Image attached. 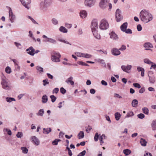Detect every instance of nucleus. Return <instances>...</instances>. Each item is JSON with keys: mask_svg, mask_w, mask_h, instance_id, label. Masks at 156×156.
Here are the masks:
<instances>
[{"mask_svg": "<svg viewBox=\"0 0 156 156\" xmlns=\"http://www.w3.org/2000/svg\"><path fill=\"white\" fill-rule=\"evenodd\" d=\"M109 35L110 38L113 40L117 41L119 39L118 36L114 31H112L110 32L109 34Z\"/></svg>", "mask_w": 156, "mask_h": 156, "instance_id": "9b49d317", "label": "nucleus"}, {"mask_svg": "<svg viewBox=\"0 0 156 156\" xmlns=\"http://www.w3.org/2000/svg\"><path fill=\"white\" fill-rule=\"evenodd\" d=\"M18 138H21L23 136L22 133L20 132H18L16 135Z\"/></svg>", "mask_w": 156, "mask_h": 156, "instance_id": "0e129e2a", "label": "nucleus"}, {"mask_svg": "<svg viewBox=\"0 0 156 156\" xmlns=\"http://www.w3.org/2000/svg\"><path fill=\"white\" fill-rule=\"evenodd\" d=\"M32 140V142L35 145L37 146L40 144V141L39 139L35 136H33L31 137Z\"/></svg>", "mask_w": 156, "mask_h": 156, "instance_id": "dca6fc26", "label": "nucleus"}, {"mask_svg": "<svg viewBox=\"0 0 156 156\" xmlns=\"http://www.w3.org/2000/svg\"><path fill=\"white\" fill-rule=\"evenodd\" d=\"M138 104V101L136 99L133 100L132 102V105L133 107H136Z\"/></svg>", "mask_w": 156, "mask_h": 156, "instance_id": "cd10ccee", "label": "nucleus"}, {"mask_svg": "<svg viewBox=\"0 0 156 156\" xmlns=\"http://www.w3.org/2000/svg\"><path fill=\"white\" fill-rule=\"evenodd\" d=\"M7 132V133H8V134L9 135H12V132H11V131L10 130H9V129H8L7 128H4V131L5 130Z\"/></svg>", "mask_w": 156, "mask_h": 156, "instance_id": "6e6d98bb", "label": "nucleus"}, {"mask_svg": "<svg viewBox=\"0 0 156 156\" xmlns=\"http://www.w3.org/2000/svg\"><path fill=\"white\" fill-rule=\"evenodd\" d=\"M51 21L54 25H56L58 23V21L55 18L52 19Z\"/></svg>", "mask_w": 156, "mask_h": 156, "instance_id": "864d4df0", "label": "nucleus"}, {"mask_svg": "<svg viewBox=\"0 0 156 156\" xmlns=\"http://www.w3.org/2000/svg\"><path fill=\"white\" fill-rule=\"evenodd\" d=\"M123 152L126 155H128L131 152V151L129 149L124 150L123 151Z\"/></svg>", "mask_w": 156, "mask_h": 156, "instance_id": "c9c22d12", "label": "nucleus"}, {"mask_svg": "<svg viewBox=\"0 0 156 156\" xmlns=\"http://www.w3.org/2000/svg\"><path fill=\"white\" fill-rule=\"evenodd\" d=\"M59 30L63 33H67L68 32L67 30L63 26H61L59 28Z\"/></svg>", "mask_w": 156, "mask_h": 156, "instance_id": "b1692460", "label": "nucleus"}, {"mask_svg": "<svg viewBox=\"0 0 156 156\" xmlns=\"http://www.w3.org/2000/svg\"><path fill=\"white\" fill-rule=\"evenodd\" d=\"M133 85L134 87H137L139 89L141 87L140 85L138 83H134L133 84Z\"/></svg>", "mask_w": 156, "mask_h": 156, "instance_id": "680f3d73", "label": "nucleus"}, {"mask_svg": "<svg viewBox=\"0 0 156 156\" xmlns=\"http://www.w3.org/2000/svg\"><path fill=\"white\" fill-rule=\"evenodd\" d=\"M115 116L116 120H119L121 117V115L119 113L117 112L115 114Z\"/></svg>", "mask_w": 156, "mask_h": 156, "instance_id": "473e14b6", "label": "nucleus"}, {"mask_svg": "<svg viewBox=\"0 0 156 156\" xmlns=\"http://www.w3.org/2000/svg\"><path fill=\"white\" fill-rule=\"evenodd\" d=\"M37 70L40 73H42L43 72V68L41 66H37L36 68Z\"/></svg>", "mask_w": 156, "mask_h": 156, "instance_id": "4c0bfd02", "label": "nucleus"}, {"mask_svg": "<svg viewBox=\"0 0 156 156\" xmlns=\"http://www.w3.org/2000/svg\"><path fill=\"white\" fill-rule=\"evenodd\" d=\"M144 62L145 63L149 65L154 64V63L151 62L148 58H145L144 59Z\"/></svg>", "mask_w": 156, "mask_h": 156, "instance_id": "f704fd0d", "label": "nucleus"}, {"mask_svg": "<svg viewBox=\"0 0 156 156\" xmlns=\"http://www.w3.org/2000/svg\"><path fill=\"white\" fill-rule=\"evenodd\" d=\"M1 84L2 87L5 90H9L11 88L10 83L7 79L3 78L2 79Z\"/></svg>", "mask_w": 156, "mask_h": 156, "instance_id": "39448f33", "label": "nucleus"}, {"mask_svg": "<svg viewBox=\"0 0 156 156\" xmlns=\"http://www.w3.org/2000/svg\"><path fill=\"white\" fill-rule=\"evenodd\" d=\"M100 135H98V133H96L95 134L94 136V140L95 141H97L98 140L99 136H100Z\"/></svg>", "mask_w": 156, "mask_h": 156, "instance_id": "37998d69", "label": "nucleus"}, {"mask_svg": "<svg viewBox=\"0 0 156 156\" xmlns=\"http://www.w3.org/2000/svg\"><path fill=\"white\" fill-rule=\"evenodd\" d=\"M21 2L22 4L25 6V7L27 9H29L30 7L28 5L31 3L30 0H26V1L25 0H19Z\"/></svg>", "mask_w": 156, "mask_h": 156, "instance_id": "9d476101", "label": "nucleus"}, {"mask_svg": "<svg viewBox=\"0 0 156 156\" xmlns=\"http://www.w3.org/2000/svg\"><path fill=\"white\" fill-rule=\"evenodd\" d=\"M78 63L79 64L82 65V66H89V65L88 64H87L86 63H85L84 62H82V61H78Z\"/></svg>", "mask_w": 156, "mask_h": 156, "instance_id": "de8ad7c7", "label": "nucleus"}, {"mask_svg": "<svg viewBox=\"0 0 156 156\" xmlns=\"http://www.w3.org/2000/svg\"><path fill=\"white\" fill-rule=\"evenodd\" d=\"M27 17L29 19H30L31 21H32V22L34 23V24H38V23L36 22L34 20V19L33 18H32L30 16H27Z\"/></svg>", "mask_w": 156, "mask_h": 156, "instance_id": "603ef678", "label": "nucleus"}, {"mask_svg": "<svg viewBox=\"0 0 156 156\" xmlns=\"http://www.w3.org/2000/svg\"><path fill=\"white\" fill-rule=\"evenodd\" d=\"M142 110L144 114L146 115H148L149 110L146 107H144L142 108Z\"/></svg>", "mask_w": 156, "mask_h": 156, "instance_id": "72a5a7b5", "label": "nucleus"}, {"mask_svg": "<svg viewBox=\"0 0 156 156\" xmlns=\"http://www.w3.org/2000/svg\"><path fill=\"white\" fill-rule=\"evenodd\" d=\"M48 100V96L46 95H43L42 97V102L43 103H45Z\"/></svg>", "mask_w": 156, "mask_h": 156, "instance_id": "5701e85b", "label": "nucleus"}, {"mask_svg": "<svg viewBox=\"0 0 156 156\" xmlns=\"http://www.w3.org/2000/svg\"><path fill=\"white\" fill-rule=\"evenodd\" d=\"M126 49V46L124 45H122L121 47L119 49V50L121 51H124Z\"/></svg>", "mask_w": 156, "mask_h": 156, "instance_id": "69168bd1", "label": "nucleus"}, {"mask_svg": "<svg viewBox=\"0 0 156 156\" xmlns=\"http://www.w3.org/2000/svg\"><path fill=\"white\" fill-rule=\"evenodd\" d=\"M151 126L153 130L156 129V120H153L151 124Z\"/></svg>", "mask_w": 156, "mask_h": 156, "instance_id": "7c9ffc66", "label": "nucleus"}, {"mask_svg": "<svg viewBox=\"0 0 156 156\" xmlns=\"http://www.w3.org/2000/svg\"><path fill=\"white\" fill-rule=\"evenodd\" d=\"M137 117L140 119H142L145 117L144 115L142 113H140L137 115Z\"/></svg>", "mask_w": 156, "mask_h": 156, "instance_id": "09e8293b", "label": "nucleus"}, {"mask_svg": "<svg viewBox=\"0 0 156 156\" xmlns=\"http://www.w3.org/2000/svg\"><path fill=\"white\" fill-rule=\"evenodd\" d=\"M109 24L108 22L105 20H102L100 23L99 28L102 30H106L108 28Z\"/></svg>", "mask_w": 156, "mask_h": 156, "instance_id": "423d86ee", "label": "nucleus"}, {"mask_svg": "<svg viewBox=\"0 0 156 156\" xmlns=\"http://www.w3.org/2000/svg\"><path fill=\"white\" fill-rule=\"evenodd\" d=\"M111 52L113 55L115 56L119 55L121 54L119 50L116 48H114L112 49L111 50Z\"/></svg>", "mask_w": 156, "mask_h": 156, "instance_id": "ddd939ff", "label": "nucleus"}, {"mask_svg": "<svg viewBox=\"0 0 156 156\" xmlns=\"http://www.w3.org/2000/svg\"><path fill=\"white\" fill-rule=\"evenodd\" d=\"M50 98L51 99V101L52 102H54L56 101V97L54 95H51L50 96Z\"/></svg>", "mask_w": 156, "mask_h": 156, "instance_id": "a18cd8bd", "label": "nucleus"}, {"mask_svg": "<svg viewBox=\"0 0 156 156\" xmlns=\"http://www.w3.org/2000/svg\"><path fill=\"white\" fill-rule=\"evenodd\" d=\"M115 16L117 22L120 21L122 19L123 16L121 10H116Z\"/></svg>", "mask_w": 156, "mask_h": 156, "instance_id": "1a4fd4ad", "label": "nucleus"}, {"mask_svg": "<svg viewBox=\"0 0 156 156\" xmlns=\"http://www.w3.org/2000/svg\"><path fill=\"white\" fill-rule=\"evenodd\" d=\"M98 61L99 62H100L102 64L104 65V66L105 67H106V65L105 63L104 62V61L103 59H99L98 60Z\"/></svg>", "mask_w": 156, "mask_h": 156, "instance_id": "8fccbe9b", "label": "nucleus"}, {"mask_svg": "<svg viewBox=\"0 0 156 156\" xmlns=\"http://www.w3.org/2000/svg\"><path fill=\"white\" fill-rule=\"evenodd\" d=\"M58 41H60V42H63L64 43H65L66 44H69L70 45H71V44H70V43H69V42H68L67 41L63 40V39H60V38H58Z\"/></svg>", "mask_w": 156, "mask_h": 156, "instance_id": "c03bdc74", "label": "nucleus"}, {"mask_svg": "<svg viewBox=\"0 0 156 156\" xmlns=\"http://www.w3.org/2000/svg\"><path fill=\"white\" fill-rule=\"evenodd\" d=\"M114 97L115 98H119L120 99L122 98L121 96L119 94L117 93H115L114 94Z\"/></svg>", "mask_w": 156, "mask_h": 156, "instance_id": "3c124183", "label": "nucleus"}, {"mask_svg": "<svg viewBox=\"0 0 156 156\" xmlns=\"http://www.w3.org/2000/svg\"><path fill=\"white\" fill-rule=\"evenodd\" d=\"M140 15L141 21L145 23H147L152 20V15L146 10H141Z\"/></svg>", "mask_w": 156, "mask_h": 156, "instance_id": "f257e3e1", "label": "nucleus"}, {"mask_svg": "<svg viewBox=\"0 0 156 156\" xmlns=\"http://www.w3.org/2000/svg\"><path fill=\"white\" fill-rule=\"evenodd\" d=\"M61 57L60 54L58 52L54 51L51 55V59L53 62H59L60 61V58Z\"/></svg>", "mask_w": 156, "mask_h": 156, "instance_id": "20e7f679", "label": "nucleus"}, {"mask_svg": "<svg viewBox=\"0 0 156 156\" xmlns=\"http://www.w3.org/2000/svg\"><path fill=\"white\" fill-rule=\"evenodd\" d=\"M149 81L150 83H154L155 82V78L154 76H149Z\"/></svg>", "mask_w": 156, "mask_h": 156, "instance_id": "c85d7f7f", "label": "nucleus"}, {"mask_svg": "<svg viewBox=\"0 0 156 156\" xmlns=\"http://www.w3.org/2000/svg\"><path fill=\"white\" fill-rule=\"evenodd\" d=\"M137 29L138 31H141L142 30V27L140 24H138L137 26Z\"/></svg>", "mask_w": 156, "mask_h": 156, "instance_id": "338daca9", "label": "nucleus"}, {"mask_svg": "<svg viewBox=\"0 0 156 156\" xmlns=\"http://www.w3.org/2000/svg\"><path fill=\"white\" fill-rule=\"evenodd\" d=\"M134 114L133 112L132 111H129L127 114V115L126 116H125V118L129 117L132 116L134 115Z\"/></svg>", "mask_w": 156, "mask_h": 156, "instance_id": "a19ab883", "label": "nucleus"}, {"mask_svg": "<svg viewBox=\"0 0 156 156\" xmlns=\"http://www.w3.org/2000/svg\"><path fill=\"white\" fill-rule=\"evenodd\" d=\"M144 47L145 48H152L153 45L152 44L149 42L145 43L144 44Z\"/></svg>", "mask_w": 156, "mask_h": 156, "instance_id": "bb28decb", "label": "nucleus"}, {"mask_svg": "<svg viewBox=\"0 0 156 156\" xmlns=\"http://www.w3.org/2000/svg\"><path fill=\"white\" fill-rule=\"evenodd\" d=\"M76 54L77 55V56L78 57H83V53L79 52H77L76 53Z\"/></svg>", "mask_w": 156, "mask_h": 156, "instance_id": "e2e57ef3", "label": "nucleus"}, {"mask_svg": "<svg viewBox=\"0 0 156 156\" xmlns=\"http://www.w3.org/2000/svg\"><path fill=\"white\" fill-rule=\"evenodd\" d=\"M65 27L68 28H70L72 27V24L67 23H66L65 25Z\"/></svg>", "mask_w": 156, "mask_h": 156, "instance_id": "774afa93", "label": "nucleus"}, {"mask_svg": "<svg viewBox=\"0 0 156 156\" xmlns=\"http://www.w3.org/2000/svg\"><path fill=\"white\" fill-rule=\"evenodd\" d=\"M91 28L92 31L97 30L98 29V22L97 20L94 19L92 21L91 25Z\"/></svg>", "mask_w": 156, "mask_h": 156, "instance_id": "0eeeda50", "label": "nucleus"}, {"mask_svg": "<svg viewBox=\"0 0 156 156\" xmlns=\"http://www.w3.org/2000/svg\"><path fill=\"white\" fill-rule=\"evenodd\" d=\"M26 51H27V53L32 56H34L35 54V49L32 47H30L29 48L26 50Z\"/></svg>", "mask_w": 156, "mask_h": 156, "instance_id": "4468645a", "label": "nucleus"}, {"mask_svg": "<svg viewBox=\"0 0 156 156\" xmlns=\"http://www.w3.org/2000/svg\"><path fill=\"white\" fill-rule=\"evenodd\" d=\"M100 8L102 9H112V4L110 3V0H101L99 5Z\"/></svg>", "mask_w": 156, "mask_h": 156, "instance_id": "7ed1b4c3", "label": "nucleus"}, {"mask_svg": "<svg viewBox=\"0 0 156 156\" xmlns=\"http://www.w3.org/2000/svg\"><path fill=\"white\" fill-rule=\"evenodd\" d=\"M52 2V0H44L39 4L38 8L41 10L47 9L51 6Z\"/></svg>", "mask_w": 156, "mask_h": 156, "instance_id": "f03ea898", "label": "nucleus"}, {"mask_svg": "<svg viewBox=\"0 0 156 156\" xmlns=\"http://www.w3.org/2000/svg\"><path fill=\"white\" fill-rule=\"evenodd\" d=\"M84 136V133L83 131H80L78 134V138L80 139L83 138Z\"/></svg>", "mask_w": 156, "mask_h": 156, "instance_id": "a878e982", "label": "nucleus"}, {"mask_svg": "<svg viewBox=\"0 0 156 156\" xmlns=\"http://www.w3.org/2000/svg\"><path fill=\"white\" fill-rule=\"evenodd\" d=\"M5 71L7 73L10 74L11 72L12 71L11 68L9 66H7L5 69Z\"/></svg>", "mask_w": 156, "mask_h": 156, "instance_id": "58836bf2", "label": "nucleus"}, {"mask_svg": "<svg viewBox=\"0 0 156 156\" xmlns=\"http://www.w3.org/2000/svg\"><path fill=\"white\" fill-rule=\"evenodd\" d=\"M59 89L58 88H54L52 91V93L53 94L54 93H55L57 94L59 91Z\"/></svg>", "mask_w": 156, "mask_h": 156, "instance_id": "bf43d9fd", "label": "nucleus"}, {"mask_svg": "<svg viewBox=\"0 0 156 156\" xmlns=\"http://www.w3.org/2000/svg\"><path fill=\"white\" fill-rule=\"evenodd\" d=\"M48 80L47 79H46L43 80V82L44 83L43 85L44 86H45L46 85L49 84V82L47 81Z\"/></svg>", "mask_w": 156, "mask_h": 156, "instance_id": "052dcab7", "label": "nucleus"}, {"mask_svg": "<svg viewBox=\"0 0 156 156\" xmlns=\"http://www.w3.org/2000/svg\"><path fill=\"white\" fill-rule=\"evenodd\" d=\"M93 35L94 37L97 39H100V35L97 32V30H95L94 31H92Z\"/></svg>", "mask_w": 156, "mask_h": 156, "instance_id": "412c9836", "label": "nucleus"}, {"mask_svg": "<svg viewBox=\"0 0 156 156\" xmlns=\"http://www.w3.org/2000/svg\"><path fill=\"white\" fill-rule=\"evenodd\" d=\"M60 91L61 93L63 94L66 93V90L63 87H62L60 88Z\"/></svg>", "mask_w": 156, "mask_h": 156, "instance_id": "5fc2aeb1", "label": "nucleus"}, {"mask_svg": "<svg viewBox=\"0 0 156 156\" xmlns=\"http://www.w3.org/2000/svg\"><path fill=\"white\" fill-rule=\"evenodd\" d=\"M12 11V10H9V14L10 21L12 23H13L15 19V16Z\"/></svg>", "mask_w": 156, "mask_h": 156, "instance_id": "2eb2a0df", "label": "nucleus"}, {"mask_svg": "<svg viewBox=\"0 0 156 156\" xmlns=\"http://www.w3.org/2000/svg\"><path fill=\"white\" fill-rule=\"evenodd\" d=\"M132 67V66L131 65H127L126 66L122 65L121 66V68L123 71L128 73V71L130 70Z\"/></svg>", "mask_w": 156, "mask_h": 156, "instance_id": "f8f14e48", "label": "nucleus"}, {"mask_svg": "<svg viewBox=\"0 0 156 156\" xmlns=\"http://www.w3.org/2000/svg\"><path fill=\"white\" fill-rule=\"evenodd\" d=\"M128 26V23L127 22H125L123 23L120 26V28L121 30L124 32Z\"/></svg>", "mask_w": 156, "mask_h": 156, "instance_id": "f3484780", "label": "nucleus"}, {"mask_svg": "<svg viewBox=\"0 0 156 156\" xmlns=\"http://www.w3.org/2000/svg\"><path fill=\"white\" fill-rule=\"evenodd\" d=\"M14 44L18 49H21L22 48L21 45L20 43L15 42H14Z\"/></svg>", "mask_w": 156, "mask_h": 156, "instance_id": "49530a36", "label": "nucleus"}, {"mask_svg": "<svg viewBox=\"0 0 156 156\" xmlns=\"http://www.w3.org/2000/svg\"><path fill=\"white\" fill-rule=\"evenodd\" d=\"M44 41L45 42H49L50 43H51L53 44H55L57 43L56 40L49 37V38H48V40H45Z\"/></svg>", "mask_w": 156, "mask_h": 156, "instance_id": "aec40b11", "label": "nucleus"}, {"mask_svg": "<svg viewBox=\"0 0 156 156\" xmlns=\"http://www.w3.org/2000/svg\"><path fill=\"white\" fill-rule=\"evenodd\" d=\"M140 143L142 146L145 147L146 146L147 142L145 139L143 138H141Z\"/></svg>", "mask_w": 156, "mask_h": 156, "instance_id": "393cba45", "label": "nucleus"}, {"mask_svg": "<svg viewBox=\"0 0 156 156\" xmlns=\"http://www.w3.org/2000/svg\"><path fill=\"white\" fill-rule=\"evenodd\" d=\"M92 55L87 53H83V57L89 58L91 57Z\"/></svg>", "mask_w": 156, "mask_h": 156, "instance_id": "79ce46f5", "label": "nucleus"}, {"mask_svg": "<svg viewBox=\"0 0 156 156\" xmlns=\"http://www.w3.org/2000/svg\"><path fill=\"white\" fill-rule=\"evenodd\" d=\"M51 131V129L50 128L43 129V133L44 134H48Z\"/></svg>", "mask_w": 156, "mask_h": 156, "instance_id": "4be33fe9", "label": "nucleus"}, {"mask_svg": "<svg viewBox=\"0 0 156 156\" xmlns=\"http://www.w3.org/2000/svg\"><path fill=\"white\" fill-rule=\"evenodd\" d=\"M61 141V140L59 139H56L52 141V144L53 145H58V142Z\"/></svg>", "mask_w": 156, "mask_h": 156, "instance_id": "e433bc0d", "label": "nucleus"}, {"mask_svg": "<svg viewBox=\"0 0 156 156\" xmlns=\"http://www.w3.org/2000/svg\"><path fill=\"white\" fill-rule=\"evenodd\" d=\"M80 15L81 18L84 19L86 17L87 13L86 10H81L80 12Z\"/></svg>", "mask_w": 156, "mask_h": 156, "instance_id": "6ab92c4d", "label": "nucleus"}, {"mask_svg": "<svg viewBox=\"0 0 156 156\" xmlns=\"http://www.w3.org/2000/svg\"><path fill=\"white\" fill-rule=\"evenodd\" d=\"M73 77L72 76H70L68 78L67 80H66V82L68 84H70L72 86L73 85L74 83V82L73 81Z\"/></svg>", "mask_w": 156, "mask_h": 156, "instance_id": "a211bd4d", "label": "nucleus"}, {"mask_svg": "<svg viewBox=\"0 0 156 156\" xmlns=\"http://www.w3.org/2000/svg\"><path fill=\"white\" fill-rule=\"evenodd\" d=\"M22 150V152L24 154H27L28 153V150L26 147H22L20 148Z\"/></svg>", "mask_w": 156, "mask_h": 156, "instance_id": "2f4dec72", "label": "nucleus"}, {"mask_svg": "<svg viewBox=\"0 0 156 156\" xmlns=\"http://www.w3.org/2000/svg\"><path fill=\"white\" fill-rule=\"evenodd\" d=\"M6 101L8 102H11L12 101H15V99L12 98L7 97L6 98Z\"/></svg>", "mask_w": 156, "mask_h": 156, "instance_id": "ea45409f", "label": "nucleus"}, {"mask_svg": "<svg viewBox=\"0 0 156 156\" xmlns=\"http://www.w3.org/2000/svg\"><path fill=\"white\" fill-rule=\"evenodd\" d=\"M44 112V110L43 109H40L38 112L36 113L38 116H42L43 115Z\"/></svg>", "mask_w": 156, "mask_h": 156, "instance_id": "c756f323", "label": "nucleus"}, {"mask_svg": "<svg viewBox=\"0 0 156 156\" xmlns=\"http://www.w3.org/2000/svg\"><path fill=\"white\" fill-rule=\"evenodd\" d=\"M86 153V151L84 150L78 154L77 156H84L85 154Z\"/></svg>", "mask_w": 156, "mask_h": 156, "instance_id": "4d7b16f0", "label": "nucleus"}, {"mask_svg": "<svg viewBox=\"0 0 156 156\" xmlns=\"http://www.w3.org/2000/svg\"><path fill=\"white\" fill-rule=\"evenodd\" d=\"M96 2V0H85V5L89 7H91L94 5Z\"/></svg>", "mask_w": 156, "mask_h": 156, "instance_id": "6e6552de", "label": "nucleus"}, {"mask_svg": "<svg viewBox=\"0 0 156 156\" xmlns=\"http://www.w3.org/2000/svg\"><path fill=\"white\" fill-rule=\"evenodd\" d=\"M125 31L124 32L128 34H131L132 33V31L131 30L129 29H127L125 30Z\"/></svg>", "mask_w": 156, "mask_h": 156, "instance_id": "13d9d810", "label": "nucleus"}]
</instances>
